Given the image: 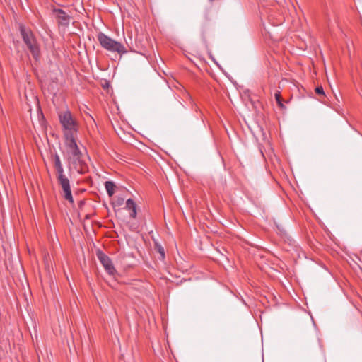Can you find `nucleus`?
<instances>
[{"mask_svg":"<svg viewBox=\"0 0 362 362\" xmlns=\"http://www.w3.org/2000/svg\"><path fill=\"white\" fill-rule=\"evenodd\" d=\"M58 117L64 138L76 136L78 130V122L72 113L69 110H66L58 112Z\"/></svg>","mask_w":362,"mask_h":362,"instance_id":"1","label":"nucleus"},{"mask_svg":"<svg viewBox=\"0 0 362 362\" xmlns=\"http://www.w3.org/2000/svg\"><path fill=\"white\" fill-rule=\"evenodd\" d=\"M97 38L101 47L105 49L106 50L117 52L120 56H122L123 54L127 53V52L126 48L122 43L114 40L113 39L110 38L103 33H99L97 35Z\"/></svg>","mask_w":362,"mask_h":362,"instance_id":"2","label":"nucleus"},{"mask_svg":"<svg viewBox=\"0 0 362 362\" xmlns=\"http://www.w3.org/2000/svg\"><path fill=\"white\" fill-rule=\"evenodd\" d=\"M19 30L23 42L29 49L33 57L37 59L40 56V49L33 32L22 24L19 25Z\"/></svg>","mask_w":362,"mask_h":362,"instance_id":"3","label":"nucleus"},{"mask_svg":"<svg viewBox=\"0 0 362 362\" xmlns=\"http://www.w3.org/2000/svg\"><path fill=\"white\" fill-rule=\"evenodd\" d=\"M96 256L107 273L110 276H115L117 272L110 258L100 250H97Z\"/></svg>","mask_w":362,"mask_h":362,"instance_id":"4","label":"nucleus"},{"mask_svg":"<svg viewBox=\"0 0 362 362\" xmlns=\"http://www.w3.org/2000/svg\"><path fill=\"white\" fill-rule=\"evenodd\" d=\"M57 180L62 187L64 198L71 204H74L69 180L66 175H61L60 177H57Z\"/></svg>","mask_w":362,"mask_h":362,"instance_id":"5","label":"nucleus"},{"mask_svg":"<svg viewBox=\"0 0 362 362\" xmlns=\"http://www.w3.org/2000/svg\"><path fill=\"white\" fill-rule=\"evenodd\" d=\"M69 163L80 174H85L88 171V165L86 162L83 154L70 159Z\"/></svg>","mask_w":362,"mask_h":362,"instance_id":"6","label":"nucleus"},{"mask_svg":"<svg viewBox=\"0 0 362 362\" xmlns=\"http://www.w3.org/2000/svg\"><path fill=\"white\" fill-rule=\"evenodd\" d=\"M52 11L55 15L58 25L67 28L70 23L71 16L60 8H54Z\"/></svg>","mask_w":362,"mask_h":362,"instance_id":"7","label":"nucleus"},{"mask_svg":"<svg viewBox=\"0 0 362 362\" xmlns=\"http://www.w3.org/2000/svg\"><path fill=\"white\" fill-rule=\"evenodd\" d=\"M75 137L65 139V143L69 148V153L70 154L69 160L83 154L78 147Z\"/></svg>","mask_w":362,"mask_h":362,"instance_id":"8","label":"nucleus"},{"mask_svg":"<svg viewBox=\"0 0 362 362\" xmlns=\"http://www.w3.org/2000/svg\"><path fill=\"white\" fill-rule=\"evenodd\" d=\"M52 161L57 173V177H60L61 175H65L64 173L63 165L62 164L60 158L57 153H55L54 155L52 156Z\"/></svg>","mask_w":362,"mask_h":362,"instance_id":"9","label":"nucleus"},{"mask_svg":"<svg viewBox=\"0 0 362 362\" xmlns=\"http://www.w3.org/2000/svg\"><path fill=\"white\" fill-rule=\"evenodd\" d=\"M105 187L108 196L112 197L115 193V189L116 187L115 183L112 181H106L105 183Z\"/></svg>","mask_w":362,"mask_h":362,"instance_id":"10","label":"nucleus"},{"mask_svg":"<svg viewBox=\"0 0 362 362\" xmlns=\"http://www.w3.org/2000/svg\"><path fill=\"white\" fill-rule=\"evenodd\" d=\"M274 97L279 107L281 109H284L285 106L283 104V99L281 98V93L279 91H277L276 93H275Z\"/></svg>","mask_w":362,"mask_h":362,"instance_id":"11","label":"nucleus"},{"mask_svg":"<svg viewBox=\"0 0 362 362\" xmlns=\"http://www.w3.org/2000/svg\"><path fill=\"white\" fill-rule=\"evenodd\" d=\"M154 249L160 255L161 259H163L165 258V251L163 247L158 243H155Z\"/></svg>","mask_w":362,"mask_h":362,"instance_id":"12","label":"nucleus"},{"mask_svg":"<svg viewBox=\"0 0 362 362\" xmlns=\"http://www.w3.org/2000/svg\"><path fill=\"white\" fill-rule=\"evenodd\" d=\"M136 207V205L135 202L132 199H129L126 201V209L131 210Z\"/></svg>","mask_w":362,"mask_h":362,"instance_id":"13","label":"nucleus"},{"mask_svg":"<svg viewBox=\"0 0 362 362\" xmlns=\"http://www.w3.org/2000/svg\"><path fill=\"white\" fill-rule=\"evenodd\" d=\"M124 203V198H117V200L115 202V205L117 206H120L123 205Z\"/></svg>","mask_w":362,"mask_h":362,"instance_id":"14","label":"nucleus"},{"mask_svg":"<svg viewBox=\"0 0 362 362\" xmlns=\"http://www.w3.org/2000/svg\"><path fill=\"white\" fill-rule=\"evenodd\" d=\"M315 93L318 95H325V92H324V90H323V88L322 86H317L316 88H315Z\"/></svg>","mask_w":362,"mask_h":362,"instance_id":"15","label":"nucleus"},{"mask_svg":"<svg viewBox=\"0 0 362 362\" xmlns=\"http://www.w3.org/2000/svg\"><path fill=\"white\" fill-rule=\"evenodd\" d=\"M130 211H131L130 217L132 218H135L136 217V214H137L136 213V207L131 209Z\"/></svg>","mask_w":362,"mask_h":362,"instance_id":"16","label":"nucleus"},{"mask_svg":"<svg viewBox=\"0 0 362 362\" xmlns=\"http://www.w3.org/2000/svg\"><path fill=\"white\" fill-rule=\"evenodd\" d=\"M276 228H278V230L280 231V232H285L284 229L282 228H280L279 225H276Z\"/></svg>","mask_w":362,"mask_h":362,"instance_id":"17","label":"nucleus"},{"mask_svg":"<svg viewBox=\"0 0 362 362\" xmlns=\"http://www.w3.org/2000/svg\"><path fill=\"white\" fill-rule=\"evenodd\" d=\"M84 204V201L81 200L78 203L79 206H81Z\"/></svg>","mask_w":362,"mask_h":362,"instance_id":"18","label":"nucleus"}]
</instances>
